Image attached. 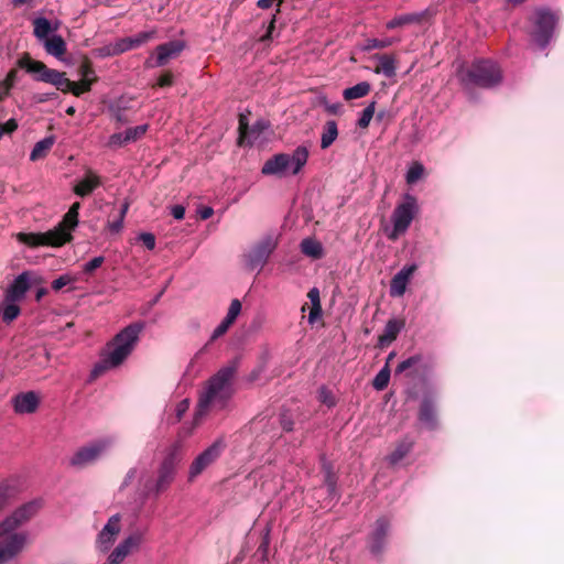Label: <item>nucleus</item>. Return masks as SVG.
<instances>
[{"instance_id":"1","label":"nucleus","mask_w":564,"mask_h":564,"mask_svg":"<svg viewBox=\"0 0 564 564\" xmlns=\"http://www.w3.org/2000/svg\"><path fill=\"white\" fill-rule=\"evenodd\" d=\"M42 507L41 499L30 500L0 521V564L12 562L23 552L29 534L19 528L33 519Z\"/></svg>"},{"instance_id":"2","label":"nucleus","mask_w":564,"mask_h":564,"mask_svg":"<svg viewBox=\"0 0 564 564\" xmlns=\"http://www.w3.org/2000/svg\"><path fill=\"white\" fill-rule=\"evenodd\" d=\"M238 366V359L229 361L206 382L199 393L194 414L195 423H199L206 415L217 414L227 410L234 395L232 379Z\"/></svg>"},{"instance_id":"3","label":"nucleus","mask_w":564,"mask_h":564,"mask_svg":"<svg viewBox=\"0 0 564 564\" xmlns=\"http://www.w3.org/2000/svg\"><path fill=\"white\" fill-rule=\"evenodd\" d=\"M143 329L144 324L142 322L132 323L122 328L105 346L99 361L91 370V377L97 378L106 371L120 367L137 347Z\"/></svg>"},{"instance_id":"4","label":"nucleus","mask_w":564,"mask_h":564,"mask_svg":"<svg viewBox=\"0 0 564 564\" xmlns=\"http://www.w3.org/2000/svg\"><path fill=\"white\" fill-rule=\"evenodd\" d=\"M80 204L74 203L63 217V220L46 232H20L17 238L29 247L51 246L61 247L72 240V231L78 225Z\"/></svg>"},{"instance_id":"5","label":"nucleus","mask_w":564,"mask_h":564,"mask_svg":"<svg viewBox=\"0 0 564 564\" xmlns=\"http://www.w3.org/2000/svg\"><path fill=\"white\" fill-rule=\"evenodd\" d=\"M308 156V147L299 145L292 153H278L268 159L261 169V173L276 177L295 176L307 164Z\"/></svg>"},{"instance_id":"6","label":"nucleus","mask_w":564,"mask_h":564,"mask_svg":"<svg viewBox=\"0 0 564 564\" xmlns=\"http://www.w3.org/2000/svg\"><path fill=\"white\" fill-rule=\"evenodd\" d=\"M456 75L465 89H469L473 86L491 88L498 85L502 79L499 66L490 59L475 61L471 66L467 68L460 66Z\"/></svg>"},{"instance_id":"7","label":"nucleus","mask_w":564,"mask_h":564,"mask_svg":"<svg viewBox=\"0 0 564 564\" xmlns=\"http://www.w3.org/2000/svg\"><path fill=\"white\" fill-rule=\"evenodd\" d=\"M417 210L416 198L413 195L405 194L403 202L398 204L392 213V229L388 232V238L397 240L400 236L404 235L417 214Z\"/></svg>"},{"instance_id":"8","label":"nucleus","mask_w":564,"mask_h":564,"mask_svg":"<svg viewBox=\"0 0 564 564\" xmlns=\"http://www.w3.org/2000/svg\"><path fill=\"white\" fill-rule=\"evenodd\" d=\"M279 245V236L268 234L263 236L253 247L245 254L246 267L251 271L260 273L267 264L270 256Z\"/></svg>"},{"instance_id":"9","label":"nucleus","mask_w":564,"mask_h":564,"mask_svg":"<svg viewBox=\"0 0 564 564\" xmlns=\"http://www.w3.org/2000/svg\"><path fill=\"white\" fill-rule=\"evenodd\" d=\"M555 24L556 18L551 11L546 9L536 10L532 36L535 44L541 50L545 48L550 43L554 33Z\"/></svg>"},{"instance_id":"10","label":"nucleus","mask_w":564,"mask_h":564,"mask_svg":"<svg viewBox=\"0 0 564 564\" xmlns=\"http://www.w3.org/2000/svg\"><path fill=\"white\" fill-rule=\"evenodd\" d=\"M113 444L109 437L97 440L79 448L69 459L74 467H83L100 458Z\"/></svg>"},{"instance_id":"11","label":"nucleus","mask_w":564,"mask_h":564,"mask_svg":"<svg viewBox=\"0 0 564 564\" xmlns=\"http://www.w3.org/2000/svg\"><path fill=\"white\" fill-rule=\"evenodd\" d=\"M225 448V443L221 440L215 441L204 452H202L191 464L188 470V479L194 480L207 467H209L220 456Z\"/></svg>"},{"instance_id":"12","label":"nucleus","mask_w":564,"mask_h":564,"mask_svg":"<svg viewBox=\"0 0 564 564\" xmlns=\"http://www.w3.org/2000/svg\"><path fill=\"white\" fill-rule=\"evenodd\" d=\"M269 123L264 120L256 121L250 128L240 120L239 144L240 145H262L268 137Z\"/></svg>"},{"instance_id":"13","label":"nucleus","mask_w":564,"mask_h":564,"mask_svg":"<svg viewBox=\"0 0 564 564\" xmlns=\"http://www.w3.org/2000/svg\"><path fill=\"white\" fill-rule=\"evenodd\" d=\"M142 541L143 532H132L112 550L104 564H121L129 554L140 547Z\"/></svg>"},{"instance_id":"14","label":"nucleus","mask_w":564,"mask_h":564,"mask_svg":"<svg viewBox=\"0 0 564 564\" xmlns=\"http://www.w3.org/2000/svg\"><path fill=\"white\" fill-rule=\"evenodd\" d=\"M121 529V516L119 513L111 516L97 535L96 549L102 553L108 552Z\"/></svg>"},{"instance_id":"15","label":"nucleus","mask_w":564,"mask_h":564,"mask_svg":"<svg viewBox=\"0 0 564 564\" xmlns=\"http://www.w3.org/2000/svg\"><path fill=\"white\" fill-rule=\"evenodd\" d=\"M11 403L17 414H32L40 405V397L34 391L21 392L12 398Z\"/></svg>"},{"instance_id":"16","label":"nucleus","mask_w":564,"mask_h":564,"mask_svg":"<svg viewBox=\"0 0 564 564\" xmlns=\"http://www.w3.org/2000/svg\"><path fill=\"white\" fill-rule=\"evenodd\" d=\"M31 286V273L28 271L19 274L6 291V302H19L24 299Z\"/></svg>"},{"instance_id":"17","label":"nucleus","mask_w":564,"mask_h":564,"mask_svg":"<svg viewBox=\"0 0 564 564\" xmlns=\"http://www.w3.org/2000/svg\"><path fill=\"white\" fill-rule=\"evenodd\" d=\"M388 531L389 522L383 518L378 519L369 539V549L372 554L378 555L382 552Z\"/></svg>"},{"instance_id":"18","label":"nucleus","mask_w":564,"mask_h":564,"mask_svg":"<svg viewBox=\"0 0 564 564\" xmlns=\"http://www.w3.org/2000/svg\"><path fill=\"white\" fill-rule=\"evenodd\" d=\"M415 270V264L405 265L392 278L390 284L391 296H402L405 293L408 283Z\"/></svg>"},{"instance_id":"19","label":"nucleus","mask_w":564,"mask_h":564,"mask_svg":"<svg viewBox=\"0 0 564 564\" xmlns=\"http://www.w3.org/2000/svg\"><path fill=\"white\" fill-rule=\"evenodd\" d=\"M184 42L180 40L171 41L156 47V66L165 65L170 59L177 57L184 50Z\"/></svg>"},{"instance_id":"20","label":"nucleus","mask_w":564,"mask_h":564,"mask_svg":"<svg viewBox=\"0 0 564 564\" xmlns=\"http://www.w3.org/2000/svg\"><path fill=\"white\" fill-rule=\"evenodd\" d=\"M59 29V22L52 23L44 17H37L33 20V34L39 42L44 43Z\"/></svg>"},{"instance_id":"21","label":"nucleus","mask_w":564,"mask_h":564,"mask_svg":"<svg viewBox=\"0 0 564 564\" xmlns=\"http://www.w3.org/2000/svg\"><path fill=\"white\" fill-rule=\"evenodd\" d=\"M175 470L176 467L172 466L170 460L162 462L154 484V490L156 494L164 491L171 485L175 476Z\"/></svg>"},{"instance_id":"22","label":"nucleus","mask_w":564,"mask_h":564,"mask_svg":"<svg viewBox=\"0 0 564 564\" xmlns=\"http://www.w3.org/2000/svg\"><path fill=\"white\" fill-rule=\"evenodd\" d=\"M35 79L52 84L62 91H65V89H72L74 87L72 82L65 77L64 73L55 69L47 68L45 73L42 74V76H36Z\"/></svg>"},{"instance_id":"23","label":"nucleus","mask_w":564,"mask_h":564,"mask_svg":"<svg viewBox=\"0 0 564 564\" xmlns=\"http://www.w3.org/2000/svg\"><path fill=\"white\" fill-rule=\"evenodd\" d=\"M419 420L429 430H434L437 426L436 412L430 398L423 399Z\"/></svg>"},{"instance_id":"24","label":"nucleus","mask_w":564,"mask_h":564,"mask_svg":"<svg viewBox=\"0 0 564 564\" xmlns=\"http://www.w3.org/2000/svg\"><path fill=\"white\" fill-rule=\"evenodd\" d=\"M404 327V323L395 318L389 319L384 326L383 333L379 336L378 344L380 347H384L392 343L401 329Z\"/></svg>"},{"instance_id":"25","label":"nucleus","mask_w":564,"mask_h":564,"mask_svg":"<svg viewBox=\"0 0 564 564\" xmlns=\"http://www.w3.org/2000/svg\"><path fill=\"white\" fill-rule=\"evenodd\" d=\"M99 185V176L91 171H88L85 177L74 187V192L76 195L84 197L95 191Z\"/></svg>"},{"instance_id":"26","label":"nucleus","mask_w":564,"mask_h":564,"mask_svg":"<svg viewBox=\"0 0 564 564\" xmlns=\"http://www.w3.org/2000/svg\"><path fill=\"white\" fill-rule=\"evenodd\" d=\"M301 252L314 260L321 259L324 256L323 245L314 238H304L300 243Z\"/></svg>"},{"instance_id":"27","label":"nucleus","mask_w":564,"mask_h":564,"mask_svg":"<svg viewBox=\"0 0 564 564\" xmlns=\"http://www.w3.org/2000/svg\"><path fill=\"white\" fill-rule=\"evenodd\" d=\"M42 44L47 54L59 59L66 52V43L63 40V37L58 34H53L48 40H46Z\"/></svg>"},{"instance_id":"28","label":"nucleus","mask_w":564,"mask_h":564,"mask_svg":"<svg viewBox=\"0 0 564 564\" xmlns=\"http://www.w3.org/2000/svg\"><path fill=\"white\" fill-rule=\"evenodd\" d=\"M422 18H423V12L405 13V14H401V15L393 18L392 20H390L387 23L386 26L389 30H393L397 28H402L405 25L419 23V22H421Z\"/></svg>"},{"instance_id":"29","label":"nucleus","mask_w":564,"mask_h":564,"mask_svg":"<svg viewBox=\"0 0 564 564\" xmlns=\"http://www.w3.org/2000/svg\"><path fill=\"white\" fill-rule=\"evenodd\" d=\"M338 137V128L337 123L334 120H328L323 126V131L321 135V148L323 150L328 149Z\"/></svg>"},{"instance_id":"30","label":"nucleus","mask_w":564,"mask_h":564,"mask_svg":"<svg viewBox=\"0 0 564 564\" xmlns=\"http://www.w3.org/2000/svg\"><path fill=\"white\" fill-rule=\"evenodd\" d=\"M55 143V138L53 135L46 137L40 141H37L31 153H30V160L31 161H37L46 156L48 151L52 149V147Z\"/></svg>"},{"instance_id":"31","label":"nucleus","mask_w":564,"mask_h":564,"mask_svg":"<svg viewBox=\"0 0 564 564\" xmlns=\"http://www.w3.org/2000/svg\"><path fill=\"white\" fill-rule=\"evenodd\" d=\"M413 442L410 440L401 441L395 449L388 456V462L391 465H397L400 463L412 449Z\"/></svg>"},{"instance_id":"32","label":"nucleus","mask_w":564,"mask_h":564,"mask_svg":"<svg viewBox=\"0 0 564 564\" xmlns=\"http://www.w3.org/2000/svg\"><path fill=\"white\" fill-rule=\"evenodd\" d=\"M369 91L370 85L367 82H361L352 87L346 88L343 96L346 100H352L366 96Z\"/></svg>"},{"instance_id":"33","label":"nucleus","mask_w":564,"mask_h":564,"mask_svg":"<svg viewBox=\"0 0 564 564\" xmlns=\"http://www.w3.org/2000/svg\"><path fill=\"white\" fill-rule=\"evenodd\" d=\"M379 67L376 73H381L386 77H393L395 75V59L389 55H381L378 57Z\"/></svg>"},{"instance_id":"34","label":"nucleus","mask_w":564,"mask_h":564,"mask_svg":"<svg viewBox=\"0 0 564 564\" xmlns=\"http://www.w3.org/2000/svg\"><path fill=\"white\" fill-rule=\"evenodd\" d=\"M18 70L11 69L3 80H0V101L4 100L15 85Z\"/></svg>"},{"instance_id":"35","label":"nucleus","mask_w":564,"mask_h":564,"mask_svg":"<svg viewBox=\"0 0 564 564\" xmlns=\"http://www.w3.org/2000/svg\"><path fill=\"white\" fill-rule=\"evenodd\" d=\"M19 65L26 69V72L35 74L36 76H42V74L47 69L46 65L42 62L33 61L29 57L20 59Z\"/></svg>"},{"instance_id":"36","label":"nucleus","mask_w":564,"mask_h":564,"mask_svg":"<svg viewBox=\"0 0 564 564\" xmlns=\"http://www.w3.org/2000/svg\"><path fill=\"white\" fill-rule=\"evenodd\" d=\"M128 209H129V204L128 203L122 204L118 212V216L113 220L108 221L107 227L112 234H118L122 230L123 220H124Z\"/></svg>"},{"instance_id":"37","label":"nucleus","mask_w":564,"mask_h":564,"mask_svg":"<svg viewBox=\"0 0 564 564\" xmlns=\"http://www.w3.org/2000/svg\"><path fill=\"white\" fill-rule=\"evenodd\" d=\"M183 443L182 441H175L169 448L166 456L163 460H170L172 466L176 467L182 460Z\"/></svg>"},{"instance_id":"38","label":"nucleus","mask_w":564,"mask_h":564,"mask_svg":"<svg viewBox=\"0 0 564 564\" xmlns=\"http://www.w3.org/2000/svg\"><path fill=\"white\" fill-rule=\"evenodd\" d=\"M135 48L132 42V37H124L118 40L115 44H112L110 47H108V55H117L121 54L123 52H127L129 50Z\"/></svg>"},{"instance_id":"39","label":"nucleus","mask_w":564,"mask_h":564,"mask_svg":"<svg viewBox=\"0 0 564 564\" xmlns=\"http://www.w3.org/2000/svg\"><path fill=\"white\" fill-rule=\"evenodd\" d=\"M2 311V319L7 324L14 321L20 315V307L17 305V302H6L3 303Z\"/></svg>"},{"instance_id":"40","label":"nucleus","mask_w":564,"mask_h":564,"mask_svg":"<svg viewBox=\"0 0 564 564\" xmlns=\"http://www.w3.org/2000/svg\"><path fill=\"white\" fill-rule=\"evenodd\" d=\"M390 380L389 365H386L375 377L372 386L376 390L381 391L387 388Z\"/></svg>"},{"instance_id":"41","label":"nucleus","mask_w":564,"mask_h":564,"mask_svg":"<svg viewBox=\"0 0 564 564\" xmlns=\"http://www.w3.org/2000/svg\"><path fill=\"white\" fill-rule=\"evenodd\" d=\"M423 174L424 166L419 162H414L406 171L405 181L408 184H414L423 176Z\"/></svg>"},{"instance_id":"42","label":"nucleus","mask_w":564,"mask_h":564,"mask_svg":"<svg viewBox=\"0 0 564 564\" xmlns=\"http://www.w3.org/2000/svg\"><path fill=\"white\" fill-rule=\"evenodd\" d=\"M147 130H148V124H140V126H137L133 128H128L124 131V138H126L127 143L135 142L137 140H139L141 137H143L145 134Z\"/></svg>"},{"instance_id":"43","label":"nucleus","mask_w":564,"mask_h":564,"mask_svg":"<svg viewBox=\"0 0 564 564\" xmlns=\"http://www.w3.org/2000/svg\"><path fill=\"white\" fill-rule=\"evenodd\" d=\"M376 111V101H371L361 112L358 119V127L365 129L369 126Z\"/></svg>"},{"instance_id":"44","label":"nucleus","mask_w":564,"mask_h":564,"mask_svg":"<svg viewBox=\"0 0 564 564\" xmlns=\"http://www.w3.org/2000/svg\"><path fill=\"white\" fill-rule=\"evenodd\" d=\"M392 43H393V41L391 39H383V40L368 39L365 43L364 50L370 51V50H375V48H384V47L390 46Z\"/></svg>"},{"instance_id":"45","label":"nucleus","mask_w":564,"mask_h":564,"mask_svg":"<svg viewBox=\"0 0 564 564\" xmlns=\"http://www.w3.org/2000/svg\"><path fill=\"white\" fill-rule=\"evenodd\" d=\"M154 36H155V31L149 30V31L140 32L131 37H132L134 47H139V46L145 44L147 42H149L150 40H152Z\"/></svg>"},{"instance_id":"46","label":"nucleus","mask_w":564,"mask_h":564,"mask_svg":"<svg viewBox=\"0 0 564 564\" xmlns=\"http://www.w3.org/2000/svg\"><path fill=\"white\" fill-rule=\"evenodd\" d=\"M75 281H76V279L73 275L65 273V274L59 275L57 279H55L52 282V289L54 291H59L62 288L73 283Z\"/></svg>"},{"instance_id":"47","label":"nucleus","mask_w":564,"mask_h":564,"mask_svg":"<svg viewBox=\"0 0 564 564\" xmlns=\"http://www.w3.org/2000/svg\"><path fill=\"white\" fill-rule=\"evenodd\" d=\"M109 111H110V116L112 119H115L118 123H128L129 122V119L128 117L126 116V111L124 109L118 107V106H115V105H111L109 107Z\"/></svg>"},{"instance_id":"48","label":"nucleus","mask_w":564,"mask_h":564,"mask_svg":"<svg viewBox=\"0 0 564 564\" xmlns=\"http://www.w3.org/2000/svg\"><path fill=\"white\" fill-rule=\"evenodd\" d=\"M105 258L102 256H98L89 260L83 265V271L86 274H91L95 270L101 267L104 263Z\"/></svg>"},{"instance_id":"49","label":"nucleus","mask_w":564,"mask_h":564,"mask_svg":"<svg viewBox=\"0 0 564 564\" xmlns=\"http://www.w3.org/2000/svg\"><path fill=\"white\" fill-rule=\"evenodd\" d=\"M240 312H241V303L239 300L235 299L231 301L228 312L225 317L228 318V321H231L234 323L236 321V318L238 317V315L240 314Z\"/></svg>"},{"instance_id":"50","label":"nucleus","mask_w":564,"mask_h":564,"mask_svg":"<svg viewBox=\"0 0 564 564\" xmlns=\"http://www.w3.org/2000/svg\"><path fill=\"white\" fill-rule=\"evenodd\" d=\"M12 497V488L9 485L0 484V510L4 508Z\"/></svg>"},{"instance_id":"51","label":"nucleus","mask_w":564,"mask_h":564,"mask_svg":"<svg viewBox=\"0 0 564 564\" xmlns=\"http://www.w3.org/2000/svg\"><path fill=\"white\" fill-rule=\"evenodd\" d=\"M73 88L72 89H65V91H70L75 96H80L83 93L89 91L91 88L90 83L88 80H82L79 83L72 82Z\"/></svg>"},{"instance_id":"52","label":"nucleus","mask_w":564,"mask_h":564,"mask_svg":"<svg viewBox=\"0 0 564 564\" xmlns=\"http://www.w3.org/2000/svg\"><path fill=\"white\" fill-rule=\"evenodd\" d=\"M79 75L82 80H88L90 85H93V83L97 79L94 69L87 64H83L79 67Z\"/></svg>"},{"instance_id":"53","label":"nucleus","mask_w":564,"mask_h":564,"mask_svg":"<svg viewBox=\"0 0 564 564\" xmlns=\"http://www.w3.org/2000/svg\"><path fill=\"white\" fill-rule=\"evenodd\" d=\"M234 323L231 321H228V318H224L219 325L214 329L213 334H212V339H217L219 338L220 336H223L224 334H226V332L229 329V327L232 325Z\"/></svg>"},{"instance_id":"54","label":"nucleus","mask_w":564,"mask_h":564,"mask_svg":"<svg viewBox=\"0 0 564 564\" xmlns=\"http://www.w3.org/2000/svg\"><path fill=\"white\" fill-rule=\"evenodd\" d=\"M128 144L127 141H126V138H124V131L123 132H118V133H113L109 137V140H108V147L110 148H120V147H123Z\"/></svg>"},{"instance_id":"55","label":"nucleus","mask_w":564,"mask_h":564,"mask_svg":"<svg viewBox=\"0 0 564 564\" xmlns=\"http://www.w3.org/2000/svg\"><path fill=\"white\" fill-rule=\"evenodd\" d=\"M420 359H421V358H420V356H412V357H410V358H408V359H405V360L401 361V362L398 365V367H397L395 371H397L398 373H401V372H403V371H405V370H408V369L412 368L414 365H416V364L420 361Z\"/></svg>"},{"instance_id":"56","label":"nucleus","mask_w":564,"mask_h":564,"mask_svg":"<svg viewBox=\"0 0 564 564\" xmlns=\"http://www.w3.org/2000/svg\"><path fill=\"white\" fill-rule=\"evenodd\" d=\"M138 240L141 241L149 250H153L155 248V237L151 232H141L138 236Z\"/></svg>"},{"instance_id":"57","label":"nucleus","mask_w":564,"mask_h":564,"mask_svg":"<svg viewBox=\"0 0 564 564\" xmlns=\"http://www.w3.org/2000/svg\"><path fill=\"white\" fill-rule=\"evenodd\" d=\"M141 474L142 473L137 467L130 468L123 478L121 488L131 485Z\"/></svg>"},{"instance_id":"58","label":"nucleus","mask_w":564,"mask_h":564,"mask_svg":"<svg viewBox=\"0 0 564 564\" xmlns=\"http://www.w3.org/2000/svg\"><path fill=\"white\" fill-rule=\"evenodd\" d=\"M307 297L312 304V307L322 308L319 290L317 288H312L307 293Z\"/></svg>"},{"instance_id":"59","label":"nucleus","mask_w":564,"mask_h":564,"mask_svg":"<svg viewBox=\"0 0 564 564\" xmlns=\"http://www.w3.org/2000/svg\"><path fill=\"white\" fill-rule=\"evenodd\" d=\"M188 409L189 401L187 399L180 401L175 406L176 420L180 421Z\"/></svg>"},{"instance_id":"60","label":"nucleus","mask_w":564,"mask_h":564,"mask_svg":"<svg viewBox=\"0 0 564 564\" xmlns=\"http://www.w3.org/2000/svg\"><path fill=\"white\" fill-rule=\"evenodd\" d=\"M319 400L328 406H333L335 404L332 393L324 387L319 390Z\"/></svg>"},{"instance_id":"61","label":"nucleus","mask_w":564,"mask_h":564,"mask_svg":"<svg viewBox=\"0 0 564 564\" xmlns=\"http://www.w3.org/2000/svg\"><path fill=\"white\" fill-rule=\"evenodd\" d=\"M325 485L327 486V490L330 495L335 492L336 479L329 469L325 475Z\"/></svg>"},{"instance_id":"62","label":"nucleus","mask_w":564,"mask_h":564,"mask_svg":"<svg viewBox=\"0 0 564 564\" xmlns=\"http://www.w3.org/2000/svg\"><path fill=\"white\" fill-rule=\"evenodd\" d=\"M171 215L177 219L182 220L185 216V207L183 205H174L171 207Z\"/></svg>"},{"instance_id":"63","label":"nucleus","mask_w":564,"mask_h":564,"mask_svg":"<svg viewBox=\"0 0 564 564\" xmlns=\"http://www.w3.org/2000/svg\"><path fill=\"white\" fill-rule=\"evenodd\" d=\"M322 317V308H316V307H312L310 313H308V316H307V321L311 325H313L314 323H316L319 318Z\"/></svg>"},{"instance_id":"64","label":"nucleus","mask_w":564,"mask_h":564,"mask_svg":"<svg viewBox=\"0 0 564 564\" xmlns=\"http://www.w3.org/2000/svg\"><path fill=\"white\" fill-rule=\"evenodd\" d=\"M197 213L199 217L205 220L213 216L214 209L209 206H203L197 210Z\"/></svg>"}]
</instances>
